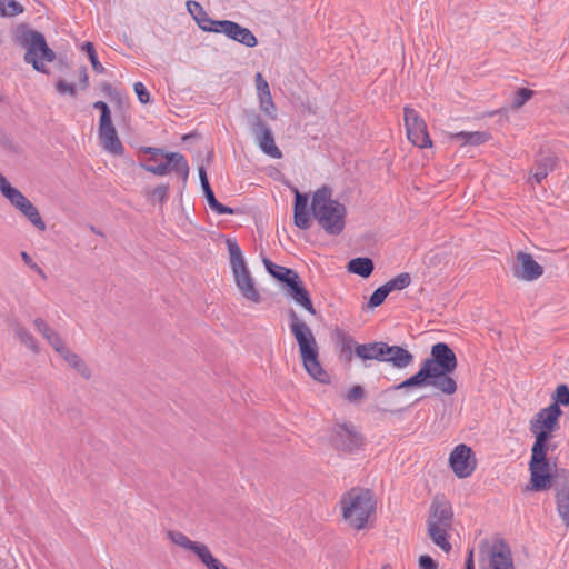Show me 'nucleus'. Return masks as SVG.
<instances>
[{
    "label": "nucleus",
    "mask_w": 569,
    "mask_h": 569,
    "mask_svg": "<svg viewBox=\"0 0 569 569\" xmlns=\"http://www.w3.org/2000/svg\"><path fill=\"white\" fill-rule=\"evenodd\" d=\"M457 366V357L452 349L445 342H438L431 347L430 357L423 360L418 372L396 386V389L431 386L451 396L458 388L451 377Z\"/></svg>",
    "instance_id": "f257e3e1"
},
{
    "label": "nucleus",
    "mask_w": 569,
    "mask_h": 569,
    "mask_svg": "<svg viewBox=\"0 0 569 569\" xmlns=\"http://www.w3.org/2000/svg\"><path fill=\"white\" fill-rule=\"evenodd\" d=\"M338 509L345 525L360 531L373 521L377 501L370 489L353 487L341 495Z\"/></svg>",
    "instance_id": "f03ea898"
},
{
    "label": "nucleus",
    "mask_w": 569,
    "mask_h": 569,
    "mask_svg": "<svg viewBox=\"0 0 569 569\" xmlns=\"http://www.w3.org/2000/svg\"><path fill=\"white\" fill-rule=\"evenodd\" d=\"M289 320V328L297 341L305 370L316 381L329 383L330 376L320 363L319 347L312 330L295 310H290Z\"/></svg>",
    "instance_id": "7ed1b4c3"
},
{
    "label": "nucleus",
    "mask_w": 569,
    "mask_h": 569,
    "mask_svg": "<svg viewBox=\"0 0 569 569\" xmlns=\"http://www.w3.org/2000/svg\"><path fill=\"white\" fill-rule=\"evenodd\" d=\"M311 211L326 233L338 236L343 231L347 208L342 202L333 198L331 188L323 186L312 193Z\"/></svg>",
    "instance_id": "20e7f679"
},
{
    "label": "nucleus",
    "mask_w": 569,
    "mask_h": 569,
    "mask_svg": "<svg viewBox=\"0 0 569 569\" xmlns=\"http://www.w3.org/2000/svg\"><path fill=\"white\" fill-rule=\"evenodd\" d=\"M452 507L445 499H435L427 521V532L432 542L446 553L450 552L449 532L452 527Z\"/></svg>",
    "instance_id": "39448f33"
},
{
    "label": "nucleus",
    "mask_w": 569,
    "mask_h": 569,
    "mask_svg": "<svg viewBox=\"0 0 569 569\" xmlns=\"http://www.w3.org/2000/svg\"><path fill=\"white\" fill-rule=\"evenodd\" d=\"M226 243L228 247L231 270L238 289L246 299L254 303L260 302V293L256 287L240 247L234 239L230 238L227 239Z\"/></svg>",
    "instance_id": "423d86ee"
},
{
    "label": "nucleus",
    "mask_w": 569,
    "mask_h": 569,
    "mask_svg": "<svg viewBox=\"0 0 569 569\" xmlns=\"http://www.w3.org/2000/svg\"><path fill=\"white\" fill-rule=\"evenodd\" d=\"M562 410L556 403L540 409L529 422V430L535 436L532 448L548 449V441L559 427Z\"/></svg>",
    "instance_id": "0eeeda50"
},
{
    "label": "nucleus",
    "mask_w": 569,
    "mask_h": 569,
    "mask_svg": "<svg viewBox=\"0 0 569 569\" xmlns=\"http://www.w3.org/2000/svg\"><path fill=\"white\" fill-rule=\"evenodd\" d=\"M144 152L151 153L150 161L153 163L144 166V170L156 176H166L169 173H178L184 180L189 174V166L184 158L179 152H164L157 148H144Z\"/></svg>",
    "instance_id": "6e6552de"
},
{
    "label": "nucleus",
    "mask_w": 569,
    "mask_h": 569,
    "mask_svg": "<svg viewBox=\"0 0 569 569\" xmlns=\"http://www.w3.org/2000/svg\"><path fill=\"white\" fill-rule=\"evenodd\" d=\"M167 537L174 546L190 551L206 569H230L212 553L204 542L191 540L179 530L168 531Z\"/></svg>",
    "instance_id": "1a4fd4ad"
},
{
    "label": "nucleus",
    "mask_w": 569,
    "mask_h": 569,
    "mask_svg": "<svg viewBox=\"0 0 569 569\" xmlns=\"http://www.w3.org/2000/svg\"><path fill=\"white\" fill-rule=\"evenodd\" d=\"M548 449L531 448L529 461L530 481L527 491L549 490L553 482L550 462L547 459Z\"/></svg>",
    "instance_id": "9d476101"
},
{
    "label": "nucleus",
    "mask_w": 569,
    "mask_h": 569,
    "mask_svg": "<svg viewBox=\"0 0 569 569\" xmlns=\"http://www.w3.org/2000/svg\"><path fill=\"white\" fill-rule=\"evenodd\" d=\"M479 550L481 569H515L510 548L503 540H483Z\"/></svg>",
    "instance_id": "9b49d317"
},
{
    "label": "nucleus",
    "mask_w": 569,
    "mask_h": 569,
    "mask_svg": "<svg viewBox=\"0 0 569 569\" xmlns=\"http://www.w3.org/2000/svg\"><path fill=\"white\" fill-rule=\"evenodd\" d=\"M0 191L37 229L46 230V223L36 206L2 176H0Z\"/></svg>",
    "instance_id": "f8f14e48"
},
{
    "label": "nucleus",
    "mask_w": 569,
    "mask_h": 569,
    "mask_svg": "<svg viewBox=\"0 0 569 569\" xmlns=\"http://www.w3.org/2000/svg\"><path fill=\"white\" fill-rule=\"evenodd\" d=\"M22 42L27 46L24 60L31 63L37 71H44L46 62L54 60V52L47 46L43 36L36 31H28L23 34Z\"/></svg>",
    "instance_id": "ddd939ff"
},
{
    "label": "nucleus",
    "mask_w": 569,
    "mask_h": 569,
    "mask_svg": "<svg viewBox=\"0 0 569 569\" xmlns=\"http://www.w3.org/2000/svg\"><path fill=\"white\" fill-rule=\"evenodd\" d=\"M403 121L407 139L420 149L432 148L433 143L428 132V127L423 118L413 108L406 106L403 108Z\"/></svg>",
    "instance_id": "4468645a"
},
{
    "label": "nucleus",
    "mask_w": 569,
    "mask_h": 569,
    "mask_svg": "<svg viewBox=\"0 0 569 569\" xmlns=\"http://www.w3.org/2000/svg\"><path fill=\"white\" fill-rule=\"evenodd\" d=\"M448 465L457 478L466 479L475 472L478 461L471 447L460 443L449 453Z\"/></svg>",
    "instance_id": "2eb2a0df"
},
{
    "label": "nucleus",
    "mask_w": 569,
    "mask_h": 569,
    "mask_svg": "<svg viewBox=\"0 0 569 569\" xmlns=\"http://www.w3.org/2000/svg\"><path fill=\"white\" fill-rule=\"evenodd\" d=\"M251 127L257 137L259 148L269 157L280 159L282 157V152L274 142L271 129L261 120L260 116H252Z\"/></svg>",
    "instance_id": "dca6fc26"
},
{
    "label": "nucleus",
    "mask_w": 569,
    "mask_h": 569,
    "mask_svg": "<svg viewBox=\"0 0 569 569\" xmlns=\"http://www.w3.org/2000/svg\"><path fill=\"white\" fill-rule=\"evenodd\" d=\"M213 32L223 33L229 39L248 48H253L258 44L256 36L248 28L230 20H218Z\"/></svg>",
    "instance_id": "f3484780"
},
{
    "label": "nucleus",
    "mask_w": 569,
    "mask_h": 569,
    "mask_svg": "<svg viewBox=\"0 0 569 569\" xmlns=\"http://www.w3.org/2000/svg\"><path fill=\"white\" fill-rule=\"evenodd\" d=\"M283 291L288 298L305 309L308 313L312 316L316 315V309L313 307L310 293L298 273L289 278V281L284 283Z\"/></svg>",
    "instance_id": "a211bd4d"
},
{
    "label": "nucleus",
    "mask_w": 569,
    "mask_h": 569,
    "mask_svg": "<svg viewBox=\"0 0 569 569\" xmlns=\"http://www.w3.org/2000/svg\"><path fill=\"white\" fill-rule=\"evenodd\" d=\"M543 273V268L533 257L523 251L516 254V264L513 266V276L523 281H535Z\"/></svg>",
    "instance_id": "6ab92c4d"
},
{
    "label": "nucleus",
    "mask_w": 569,
    "mask_h": 569,
    "mask_svg": "<svg viewBox=\"0 0 569 569\" xmlns=\"http://www.w3.org/2000/svg\"><path fill=\"white\" fill-rule=\"evenodd\" d=\"M99 140L103 149L114 156H122L124 148L120 141L112 120L99 122L98 129Z\"/></svg>",
    "instance_id": "aec40b11"
},
{
    "label": "nucleus",
    "mask_w": 569,
    "mask_h": 569,
    "mask_svg": "<svg viewBox=\"0 0 569 569\" xmlns=\"http://www.w3.org/2000/svg\"><path fill=\"white\" fill-rule=\"evenodd\" d=\"M333 441L338 449L347 452L359 449L362 443L360 435L348 426H339L336 429Z\"/></svg>",
    "instance_id": "412c9836"
},
{
    "label": "nucleus",
    "mask_w": 569,
    "mask_h": 569,
    "mask_svg": "<svg viewBox=\"0 0 569 569\" xmlns=\"http://www.w3.org/2000/svg\"><path fill=\"white\" fill-rule=\"evenodd\" d=\"M381 361L390 362L393 367L402 369L413 361V356L402 347L389 346L385 342L383 357Z\"/></svg>",
    "instance_id": "4be33fe9"
},
{
    "label": "nucleus",
    "mask_w": 569,
    "mask_h": 569,
    "mask_svg": "<svg viewBox=\"0 0 569 569\" xmlns=\"http://www.w3.org/2000/svg\"><path fill=\"white\" fill-rule=\"evenodd\" d=\"M295 206H293V221L295 224L302 230H307L311 226V219L308 211V197L299 192L295 191Z\"/></svg>",
    "instance_id": "5701e85b"
},
{
    "label": "nucleus",
    "mask_w": 569,
    "mask_h": 569,
    "mask_svg": "<svg viewBox=\"0 0 569 569\" xmlns=\"http://www.w3.org/2000/svg\"><path fill=\"white\" fill-rule=\"evenodd\" d=\"M448 139L457 140L461 142V146H480L491 139V136L487 131H460V132H448Z\"/></svg>",
    "instance_id": "b1692460"
},
{
    "label": "nucleus",
    "mask_w": 569,
    "mask_h": 569,
    "mask_svg": "<svg viewBox=\"0 0 569 569\" xmlns=\"http://www.w3.org/2000/svg\"><path fill=\"white\" fill-rule=\"evenodd\" d=\"M187 9L203 31L213 32L218 20H212L197 1H188Z\"/></svg>",
    "instance_id": "393cba45"
},
{
    "label": "nucleus",
    "mask_w": 569,
    "mask_h": 569,
    "mask_svg": "<svg viewBox=\"0 0 569 569\" xmlns=\"http://www.w3.org/2000/svg\"><path fill=\"white\" fill-rule=\"evenodd\" d=\"M385 342H370L357 345L355 348L356 356L362 360L381 361L383 357Z\"/></svg>",
    "instance_id": "a878e982"
},
{
    "label": "nucleus",
    "mask_w": 569,
    "mask_h": 569,
    "mask_svg": "<svg viewBox=\"0 0 569 569\" xmlns=\"http://www.w3.org/2000/svg\"><path fill=\"white\" fill-rule=\"evenodd\" d=\"M557 512L563 525L569 528V480L556 492Z\"/></svg>",
    "instance_id": "bb28decb"
},
{
    "label": "nucleus",
    "mask_w": 569,
    "mask_h": 569,
    "mask_svg": "<svg viewBox=\"0 0 569 569\" xmlns=\"http://www.w3.org/2000/svg\"><path fill=\"white\" fill-rule=\"evenodd\" d=\"M59 355L72 369H74L83 378L89 379L91 377L90 368L82 360V358L76 352H73L69 347L62 350Z\"/></svg>",
    "instance_id": "cd10ccee"
},
{
    "label": "nucleus",
    "mask_w": 569,
    "mask_h": 569,
    "mask_svg": "<svg viewBox=\"0 0 569 569\" xmlns=\"http://www.w3.org/2000/svg\"><path fill=\"white\" fill-rule=\"evenodd\" d=\"M348 271L362 278H368L373 271V262L370 258H355L348 262Z\"/></svg>",
    "instance_id": "c85d7f7f"
},
{
    "label": "nucleus",
    "mask_w": 569,
    "mask_h": 569,
    "mask_svg": "<svg viewBox=\"0 0 569 569\" xmlns=\"http://www.w3.org/2000/svg\"><path fill=\"white\" fill-rule=\"evenodd\" d=\"M263 264L266 267V269L268 270V272L273 277L276 278L277 280H279L280 282H282L283 284L289 281V278L293 277L296 273H298L297 271H295L293 269H289V268H286V267H282V266H279V264H276L273 263L272 261H270L269 259H263Z\"/></svg>",
    "instance_id": "c756f323"
},
{
    "label": "nucleus",
    "mask_w": 569,
    "mask_h": 569,
    "mask_svg": "<svg viewBox=\"0 0 569 569\" xmlns=\"http://www.w3.org/2000/svg\"><path fill=\"white\" fill-rule=\"evenodd\" d=\"M411 283V276L408 272H402L397 274L396 277L388 280L382 286L385 287L386 291L391 293L392 291H401L409 287Z\"/></svg>",
    "instance_id": "7c9ffc66"
},
{
    "label": "nucleus",
    "mask_w": 569,
    "mask_h": 569,
    "mask_svg": "<svg viewBox=\"0 0 569 569\" xmlns=\"http://www.w3.org/2000/svg\"><path fill=\"white\" fill-rule=\"evenodd\" d=\"M258 100H259V107L260 110L270 119L274 120L277 118V109L276 104L272 100L271 92H263L259 93Z\"/></svg>",
    "instance_id": "2f4dec72"
},
{
    "label": "nucleus",
    "mask_w": 569,
    "mask_h": 569,
    "mask_svg": "<svg viewBox=\"0 0 569 569\" xmlns=\"http://www.w3.org/2000/svg\"><path fill=\"white\" fill-rule=\"evenodd\" d=\"M23 12V7L16 0H1L0 14L3 17H14Z\"/></svg>",
    "instance_id": "473e14b6"
},
{
    "label": "nucleus",
    "mask_w": 569,
    "mask_h": 569,
    "mask_svg": "<svg viewBox=\"0 0 569 569\" xmlns=\"http://www.w3.org/2000/svg\"><path fill=\"white\" fill-rule=\"evenodd\" d=\"M16 335L21 343L31 349L34 352H38V342L34 337L29 332L28 329L17 325Z\"/></svg>",
    "instance_id": "72a5a7b5"
},
{
    "label": "nucleus",
    "mask_w": 569,
    "mask_h": 569,
    "mask_svg": "<svg viewBox=\"0 0 569 569\" xmlns=\"http://www.w3.org/2000/svg\"><path fill=\"white\" fill-rule=\"evenodd\" d=\"M552 169H553V160L545 159L543 161H541L537 164V169H536L535 173L532 174V179L537 183H540Z\"/></svg>",
    "instance_id": "f704fd0d"
},
{
    "label": "nucleus",
    "mask_w": 569,
    "mask_h": 569,
    "mask_svg": "<svg viewBox=\"0 0 569 569\" xmlns=\"http://www.w3.org/2000/svg\"><path fill=\"white\" fill-rule=\"evenodd\" d=\"M535 92L527 88L518 89L513 94V109L521 108L527 101H529L533 97Z\"/></svg>",
    "instance_id": "c9c22d12"
},
{
    "label": "nucleus",
    "mask_w": 569,
    "mask_h": 569,
    "mask_svg": "<svg viewBox=\"0 0 569 569\" xmlns=\"http://www.w3.org/2000/svg\"><path fill=\"white\" fill-rule=\"evenodd\" d=\"M387 297H388V292L386 291L383 286H380L370 296L368 303H367V308L375 309V308L381 306L385 302Z\"/></svg>",
    "instance_id": "e433bc0d"
},
{
    "label": "nucleus",
    "mask_w": 569,
    "mask_h": 569,
    "mask_svg": "<svg viewBox=\"0 0 569 569\" xmlns=\"http://www.w3.org/2000/svg\"><path fill=\"white\" fill-rule=\"evenodd\" d=\"M82 49L88 53V57L92 64L93 70L98 73L103 72L104 68L98 60V56H97L93 44L91 42H86L82 46Z\"/></svg>",
    "instance_id": "4c0bfd02"
},
{
    "label": "nucleus",
    "mask_w": 569,
    "mask_h": 569,
    "mask_svg": "<svg viewBox=\"0 0 569 569\" xmlns=\"http://www.w3.org/2000/svg\"><path fill=\"white\" fill-rule=\"evenodd\" d=\"M556 405H569V388L566 385H559L553 395V402Z\"/></svg>",
    "instance_id": "58836bf2"
},
{
    "label": "nucleus",
    "mask_w": 569,
    "mask_h": 569,
    "mask_svg": "<svg viewBox=\"0 0 569 569\" xmlns=\"http://www.w3.org/2000/svg\"><path fill=\"white\" fill-rule=\"evenodd\" d=\"M46 340L50 343V346L58 353H60L62 350H64L67 348V345L64 343L63 339L61 338V336L57 331H53L52 333H50L46 338Z\"/></svg>",
    "instance_id": "ea45409f"
},
{
    "label": "nucleus",
    "mask_w": 569,
    "mask_h": 569,
    "mask_svg": "<svg viewBox=\"0 0 569 569\" xmlns=\"http://www.w3.org/2000/svg\"><path fill=\"white\" fill-rule=\"evenodd\" d=\"M199 178L201 181V187L203 189L207 201L209 202L212 198H214L213 191L209 184L206 170L201 167L199 168Z\"/></svg>",
    "instance_id": "a19ab883"
},
{
    "label": "nucleus",
    "mask_w": 569,
    "mask_h": 569,
    "mask_svg": "<svg viewBox=\"0 0 569 569\" xmlns=\"http://www.w3.org/2000/svg\"><path fill=\"white\" fill-rule=\"evenodd\" d=\"M33 326L34 328L43 336V338L46 339L50 333H52L54 330L49 326V323L38 317L33 320Z\"/></svg>",
    "instance_id": "79ce46f5"
},
{
    "label": "nucleus",
    "mask_w": 569,
    "mask_h": 569,
    "mask_svg": "<svg viewBox=\"0 0 569 569\" xmlns=\"http://www.w3.org/2000/svg\"><path fill=\"white\" fill-rule=\"evenodd\" d=\"M134 92L141 103H148L150 101V93L141 82H136L133 86Z\"/></svg>",
    "instance_id": "37998d69"
},
{
    "label": "nucleus",
    "mask_w": 569,
    "mask_h": 569,
    "mask_svg": "<svg viewBox=\"0 0 569 569\" xmlns=\"http://www.w3.org/2000/svg\"><path fill=\"white\" fill-rule=\"evenodd\" d=\"M418 569H438V562L429 555H421L418 559Z\"/></svg>",
    "instance_id": "c03bdc74"
},
{
    "label": "nucleus",
    "mask_w": 569,
    "mask_h": 569,
    "mask_svg": "<svg viewBox=\"0 0 569 569\" xmlns=\"http://www.w3.org/2000/svg\"><path fill=\"white\" fill-rule=\"evenodd\" d=\"M93 107L96 109L100 110V112H101L99 122H106V121L112 120L109 107L106 102L97 101V102H94Z\"/></svg>",
    "instance_id": "a18cd8bd"
},
{
    "label": "nucleus",
    "mask_w": 569,
    "mask_h": 569,
    "mask_svg": "<svg viewBox=\"0 0 569 569\" xmlns=\"http://www.w3.org/2000/svg\"><path fill=\"white\" fill-rule=\"evenodd\" d=\"M209 206L210 208L216 211L217 213L219 214H232L233 213V210L229 207H226L223 204H221L217 199L216 197L212 198L209 202Z\"/></svg>",
    "instance_id": "49530a36"
},
{
    "label": "nucleus",
    "mask_w": 569,
    "mask_h": 569,
    "mask_svg": "<svg viewBox=\"0 0 569 569\" xmlns=\"http://www.w3.org/2000/svg\"><path fill=\"white\" fill-rule=\"evenodd\" d=\"M257 94L270 91L267 80L258 72L254 77Z\"/></svg>",
    "instance_id": "de8ad7c7"
},
{
    "label": "nucleus",
    "mask_w": 569,
    "mask_h": 569,
    "mask_svg": "<svg viewBox=\"0 0 569 569\" xmlns=\"http://www.w3.org/2000/svg\"><path fill=\"white\" fill-rule=\"evenodd\" d=\"M365 396V391L362 389V387L360 386H353L347 393V399L350 401V402H355V401H358L360 399H362Z\"/></svg>",
    "instance_id": "09e8293b"
},
{
    "label": "nucleus",
    "mask_w": 569,
    "mask_h": 569,
    "mask_svg": "<svg viewBox=\"0 0 569 569\" xmlns=\"http://www.w3.org/2000/svg\"><path fill=\"white\" fill-rule=\"evenodd\" d=\"M56 88H57L58 92L61 94H70V96L76 94L74 86H72L68 82H64L62 80L58 81V83L56 84Z\"/></svg>",
    "instance_id": "8fccbe9b"
},
{
    "label": "nucleus",
    "mask_w": 569,
    "mask_h": 569,
    "mask_svg": "<svg viewBox=\"0 0 569 569\" xmlns=\"http://www.w3.org/2000/svg\"><path fill=\"white\" fill-rule=\"evenodd\" d=\"M21 258L27 266L33 269L38 274L44 277L43 270L33 262L32 258L27 252H21Z\"/></svg>",
    "instance_id": "3c124183"
},
{
    "label": "nucleus",
    "mask_w": 569,
    "mask_h": 569,
    "mask_svg": "<svg viewBox=\"0 0 569 569\" xmlns=\"http://www.w3.org/2000/svg\"><path fill=\"white\" fill-rule=\"evenodd\" d=\"M337 336H338L339 342L342 345L343 348L350 349L352 347L353 340L348 333H346L343 331H338Z\"/></svg>",
    "instance_id": "603ef678"
},
{
    "label": "nucleus",
    "mask_w": 569,
    "mask_h": 569,
    "mask_svg": "<svg viewBox=\"0 0 569 569\" xmlns=\"http://www.w3.org/2000/svg\"><path fill=\"white\" fill-rule=\"evenodd\" d=\"M466 569H475L473 550H469L466 559Z\"/></svg>",
    "instance_id": "864d4df0"
},
{
    "label": "nucleus",
    "mask_w": 569,
    "mask_h": 569,
    "mask_svg": "<svg viewBox=\"0 0 569 569\" xmlns=\"http://www.w3.org/2000/svg\"><path fill=\"white\" fill-rule=\"evenodd\" d=\"M153 194L163 200L167 196V188L161 186L154 189Z\"/></svg>",
    "instance_id": "5fc2aeb1"
}]
</instances>
